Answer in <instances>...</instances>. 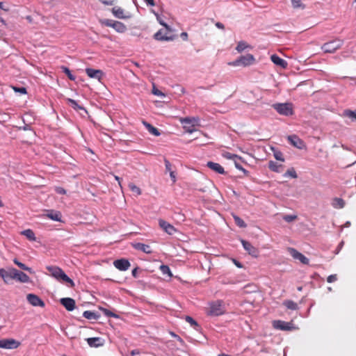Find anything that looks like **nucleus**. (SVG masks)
<instances>
[{
    "label": "nucleus",
    "mask_w": 356,
    "mask_h": 356,
    "mask_svg": "<svg viewBox=\"0 0 356 356\" xmlns=\"http://www.w3.org/2000/svg\"><path fill=\"white\" fill-rule=\"evenodd\" d=\"M234 163H235V166H236V168L238 170H241V171L243 172L245 174H247V173L248 172L245 168H243L242 167V165H240L239 163H238L236 161H234Z\"/></svg>",
    "instance_id": "nucleus-50"
},
{
    "label": "nucleus",
    "mask_w": 356,
    "mask_h": 356,
    "mask_svg": "<svg viewBox=\"0 0 356 356\" xmlns=\"http://www.w3.org/2000/svg\"><path fill=\"white\" fill-rule=\"evenodd\" d=\"M273 327L280 330H291L293 329V323L278 320L273 322Z\"/></svg>",
    "instance_id": "nucleus-15"
},
{
    "label": "nucleus",
    "mask_w": 356,
    "mask_h": 356,
    "mask_svg": "<svg viewBox=\"0 0 356 356\" xmlns=\"http://www.w3.org/2000/svg\"><path fill=\"white\" fill-rule=\"evenodd\" d=\"M114 177H115V180L118 181L120 187L122 188V184H121V179H120V177H119L117 175H114Z\"/></svg>",
    "instance_id": "nucleus-58"
},
{
    "label": "nucleus",
    "mask_w": 356,
    "mask_h": 356,
    "mask_svg": "<svg viewBox=\"0 0 356 356\" xmlns=\"http://www.w3.org/2000/svg\"><path fill=\"white\" fill-rule=\"evenodd\" d=\"M132 246L138 250H140L146 254H152V250L151 247L148 245L142 243H136L132 244Z\"/></svg>",
    "instance_id": "nucleus-21"
},
{
    "label": "nucleus",
    "mask_w": 356,
    "mask_h": 356,
    "mask_svg": "<svg viewBox=\"0 0 356 356\" xmlns=\"http://www.w3.org/2000/svg\"><path fill=\"white\" fill-rule=\"evenodd\" d=\"M13 262L19 267L22 270H26L28 272H29L30 273H33V271L32 270V269L28 266H26L25 264H24L23 263L19 261L17 259H13Z\"/></svg>",
    "instance_id": "nucleus-33"
},
{
    "label": "nucleus",
    "mask_w": 356,
    "mask_h": 356,
    "mask_svg": "<svg viewBox=\"0 0 356 356\" xmlns=\"http://www.w3.org/2000/svg\"><path fill=\"white\" fill-rule=\"evenodd\" d=\"M113 266L121 271L128 270L131 266L130 262L127 259H117L113 261Z\"/></svg>",
    "instance_id": "nucleus-14"
},
{
    "label": "nucleus",
    "mask_w": 356,
    "mask_h": 356,
    "mask_svg": "<svg viewBox=\"0 0 356 356\" xmlns=\"http://www.w3.org/2000/svg\"><path fill=\"white\" fill-rule=\"evenodd\" d=\"M136 274H137V269L136 268H134L133 270H132V275L134 277H136Z\"/></svg>",
    "instance_id": "nucleus-64"
},
{
    "label": "nucleus",
    "mask_w": 356,
    "mask_h": 356,
    "mask_svg": "<svg viewBox=\"0 0 356 356\" xmlns=\"http://www.w3.org/2000/svg\"><path fill=\"white\" fill-rule=\"evenodd\" d=\"M129 188L134 193L136 194L137 195H140L141 194L140 188L136 186L134 184L129 183Z\"/></svg>",
    "instance_id": "nucleus-37"
},
{
    "label": "nucleus",
    "mask_w": 356,
    "mask_h": 356,
    "mask_svg": "<svg viewBox=\"0 0 356 356\" xmlns=\"http://www.w3.org/2000/svg\"><path fill=\"white\" fill-rule=\"evenodd\" d=\"M288 252L294 259L299 260L303 264H309V259L293 248H289Z\"/></svg>",
    "instance_id": "nucleus-10"
},
{
    "label": "nucleus",
    "mask_w": 356,
    "mask_h": 356,
    "mask_svg": "<svg viewBox=\"0 0 356 356\" xmlns=\"http://www.w3.org/2000/svg\"><path fill=\"white\" fill-rule=\"evenodd\" d=\"M157 19L159 22V24L161 25H162L163 26H164L167 30H168L169 31H171V28L166 24L165 23L163 20H161V19H159V17H157Z\"/></svg>",
    "instance_id": "nucleus-51"
},
{
    "label": "nucleus",
    "mask_w": 356,
    "mask_h": 356,
    "mask_svg": "<svg viewBox=\"0 0 356 356\" xmlns=\"http://www.w3.org/2000/svg\"><path fill=\"white\" fill-rule=\"evenodd\" d=\"M175 339L177 340H178L179 341H180L181 343L184 342L183 340L181 339V338L179 336H178V335H175Z\"/></svg>",
    "instance_id": "nucleus-63"
},
{
    "label": "nucleus",
    "mask_w": 356,
    "mask_h": 356,
    "mask_svg": "<svg viewBox=\"0 0 356 356\" xmlns=\"http://www.w3.org/2000/svg\"><path fill=\"white\" fill-rule=\"evenodd\" d=\"M284 176L285 177L289 176V177H291L292 178H296L297 177V174H296L295 170L293 168H291V169L288 170L285 172Z\"/></svg>",
    "instance_id": "nucleus-45"
},
{
    "label": "nucleus",
    "mask_w": 356,
    "mask_h": 356,
    "mask_svg": "<svg viewBox=\"0 0 356 356\" xmlns=\"http://www.w3.org/2000/svg\"><path fill=\"white\" fill-rule=\"evenodd\" d=\"M165 168L168 171L170 172L171 171V164L169 162V161L168 160H165Z\"/></svg>",
    "instance_id": "nucleus-53"
},
{
    "label": "nucleus",
    "mask_w": 356,
    "mask_h": 356,
    "mask_svg": "<svg viewBox=\"0 0 356 356\" xmlns=\"http://www.w3.org/2000/svg\"><path fill=\"white\" fill-rule=\"evenodd\" d=\"M298 216L296 215H284L283 216V219L287 222H291L296 220Z\"/></svg>",
    "instance_id": "nucleus-44"
},
{
    "label": "nucleus",
    "mask_w": 356,
    "mask_h": 356,
    "mask_svg": "<svg viewBox=\"0 0 356 356\" xmlns=\"http://www.w3.org/2000/svg\"><path fill=\"white\" fill-rule=\"evenodd\" d=\"M343 115L346 117H348L351 119L356 120V112L355 111H353L350 110H345L343 111Z\"/></svg>",
    "instance_id": "nucleus-42"
},
{
    "label": "nucleus",
    "mask_w": 356,
    "mask_h": 356,
    "mask_svg": "<svg viewBox=\"0 0 356 356\" xmlns=\"http://www.w3.org/2000/svg\"><path fill=\"white\" fill-rule=\"evenodd\" d=\"M14 280H16L22 283H28L30 282L29 277L24 273V272L19 271L16 269V272L15 273Z\"/></svg>",
    "instance_id": "nucleus-20"
},
{
    "label": "nucleus",
    "mask_w": 356,
    "mask_h": 356,
    "mask_svg": "<svg viewBox=\"0 0 356 356\" xmlns=\"http://www.w3.org/2000/svg\"><path fill=\"white\" fill-rule=\"evenodd\" d=\"M47 270L51 273V275L58 280H62L66 283L70 284L71 287L74 286V283L65 272L58 266H47Z\"/></svg>",
    "instance_id": "nucleus-2"
},
{
    "label": "nucleus",
    "mask_w": 356,
    "mask_h": 356,
    "mask_svg": "<svg viewBox=\"0 0 356 356\" xmlns=\"http://www.w3.org/2000/svg\"><path fill=\"white\" fill-rule=\"evenodd\" d=\"M86 341L89 346L92 348H98L104 346V339L100 337H91L86 339Z\"/></svg>",
    "instance_id": "nucleus-18"
},
{
    "label": "nucleus",
    "mask_w": 356,
    "mask_h": 356,
    "mask_svg": "<svg viewBox=\"0 0 356 356\" xmlns=\"http://www.w3.org/2000/svg\"><path fill=\"white\" fill-rule=\"evenodd\" d=\"M337 280V275H331L327 277V282L329 283H332V282H335Z\"/></svg>",
    "instance_id": "nucleus-49"
},
{
    "label": "nucleus",
    "mask_w": 356,
    "mask_h": 356,
    "mask_svg": "<svg viewBox=\"0 0 356 356\" xmlns=\"http://www.w3.org/2000/svg\"><path fill=\"white\" fill-rule=\"evenodd\" d=\"M183 124V128L186 132L192 134L196 131L195 127L200 125V120L198 118H185L180 120Z\"/></svg>",
    "instance_id": "nucleus-3"
},
{
    "label": "nucleus",
    "mask_w": 356,
    "mask_h": 356,
    "mask_svg": "<svg viewBox=\"0 0 356 356\" xmlns=\"http://www.w3.org/2000/svg\"><path fill=\"white\" fill-rule=\"evenodd\" d=\"M233 218L234 220V222L237 226L241 228H245L247 227L246 223L242 220L240 217L236 215H233Z\"/></svg>",
    "instance_id": "nucleus-34"
},
{
    "label": "nucleus",
    "mask_w": 356,
    "mask_h": 356,
    "mask_svg": "<svg viewBox=\"0 0 356 356\" xmlns=\"http://www.w3.org/2000/svg\"><path fill=\"white\" fill-rule=\"evenodd\" d=\"M332 205L335 209H342L345 206V202L343 199L339 197H334L332 200Z\"/></svg>",
    "instance_id": "nucleus-27"
},
{
    "label": "nucleus",
    "mask_w": 356,
    "mask_h": 356,
    "mask_svg": "<svg viewBox=\"0 0 356 356\" xmlns=\"http://www.w3.org/2000/svg\"><path fill=\"white\" fill-rule=\"evenodd\" d=\"M102 23L106 26L113 28L119 33H124L127 30L126 26L122 22L118 21L106 19L102 21Z\"/></svg>",
    "instance_id": "nucleus-8"
},
{
    "label": "nucleus",
    "mask_w": 356,
    "mask_h": 356,
    "mask_svg": "<svg viewBox=\"0 0 356 356\" xmlns=\"http://www.w3.org/2000/svg\"><path fill=\"white\" fill-rule=\"evenodd\" d=\"M274 156H275V158L277 159V160H279V161H284V159L283 157V155H282V153L280 152H276L274 153Z\"/></svg>",
    "instance_id": "nucleus-48"
},
{
    "label": "nucleus",
    "mask_w": 356,
    "mask_h": 356,
    "mask_svg": "<svg viewBox=\"0 0 356 356\" xmlns=\"http://www.w3.org/2000/svg\"><path fill=\"white\" fill-rule=\"evenodd\" d=\"M60 303L67 311H72L75 308V301L71 298H61Z\"/></svg>",
    "instance_id": "nucleus-19"
},
{
    "label": "nucleus",
    "mask_w": 356,
    "mask_h": 356,
    "mask_svg": "<svg viewBox=\"0 0 356 356\" xmlns=\"http://www.w3.org/2000/svg\"><path fill=\"white\" fill-rule=\"evenodd\" d=\"M16 268H8V269L0 268V277L5 283H8L10 280H14Z\"/></svg>",
    "instance_id": "nucleus-9"
},
{
    "label": "nucleus",
    "mask_w": 356,
    "mask_h": 356,
    "mask_svg": "<svg viewBox=\"0 0 356 356\" xmlns=\"http://www.w3.org/2000/svg\"><path fill=\"white\" fill-rule=\"evenodd\" d=\"M206 314L210 316H218L226 312L225 303L221 300H217L209 302L206 308Z\"/></svg>",
    "instance_id": "nucleus-1"
},
{
    "label": "nucleus",
    "mask_w": 356,
    "mask_h": 356,
    "mask_svg": "<svg viewBox=\"0 0 356 356\" xmlns=\"http://www.w3.org/2000/svg\"><path fill=\"white\" fill-rule=\"evenodd\" d=\"M138 354H140V350L138 349H135L131 351V355L133 356Z\"/></svg>",
    "instance_id": "nucleus-60"
},
{
    "label": "nucleus",
    "mask_w": 356,
    "mask_h": 356,
    "mask_svg": "<svg viewBox=\"0 0 356 356\" xmlns=\"http://www.w3.org/2000/svg\"><path fill=\"white\" fill-rule=\"evenodd\" d=\"M270 59L274 64L279 65L283 68H286L287 66L286 61L284 60V59L281 58L280 56H278L276 54L272 55L270 56Z\"/></svg>",
    "instance_id": "nucleus-24"
},
{
    "label": "nucleus",
    "mask_w": 356,
    "mask_h": 356,
    "mask_svg": "<svg viewBox=\"0 0 356 356\" xmlns=\"http://www.w3.org/2000/svg\"><path fill=\"white\" fill-rule=\"evenodd\" d=\"M13 89L15 92H19L21 94H26V89L25 88H24V87L18 88V87H16V86H13Z\"/></svg>",
    "instance_id": "nucleus-47"
},
{
    "label": "nucleus",
    "mask_w": 356,
    "mask_h": 356,
    "mask_svg": "<svg viewBox=\"0 0 356 356\" xmlns=\"http://www.w3.org/2000/svg\"><path fill=\"white\" fill-rule=\"evenodd\" d=\"M102 310L103 311L104 314L108 316V317H115V318H117L118 317V315H116L115 314H114L113 312L109 311L108 309H104L102 308Z\"/></svg>",
    "instance_id": "nucleus-46"
},
{
    "label": "nucleus",
    "mask_w": 356,
    "mask_h": 356,
    "mask_svg": "<svg viewBox=\"0 0 356 356\" xmlns=\"http://www.w3.org/2000/svg\"><path fill=\"white\" fill-rule=\"evenodd\" d=\"M159 225L160 227L169 235H172L177 232V229L172 225L163 219L159 220Z\"/></svg>",
    "instance_id": "nucleus-11"
},
{
    "label": "nucleus",
    "mask_w": 356,
    "mask_h": 356,
    "mask_svg": "<svg viewBox=\"0 0 356 356\" xmlns=\"http://www.w3.org/2000/svg\"><path fill=\"white\" fill-rule=\"evenodd\" d=\"M170 177H171L172 181L175 182L176 181V177H175V172L173 171H170Z\"/></svg>",
    "instance_id": "nucleus-57"
},
{
    "label": "nucleus",
    "mask_w": 356,
    "mask_h": 356,
    "mask_svg": "<svg viewBox=\"0 0 356 356\" xmlns=\"http://www.w3.org/2000/svg\"><path fill=\"white\" fill-rule=\"evenodd\" d=\"M255 58L252 54H248L244 56H241L236 60L233 61L230 65L233 66H243L247 67L253 65L255 63Z\"/></svg>",
    "instance_id": "nucleus-4"
},
{
    "label": "nucleus",
    "mask_w": 356,
    "mask_h": 356,
    "mask_svg": "<svg viewBox=\"0 0 356 356\" xmlns=\"http://www.w3.org/2000/svg\"><path fill=\"white\" fill-rule=\"evenodd\" d=\"M153 93L156 95H159V96H163L164 95L161 92L159 91V90L156 89V90H153Z\"/></svg>",
    "instance_id": "nucleus-54"
},
{
    "label": "nucleus",
    "mask_w": 356,
    "mask_h": 356,
    "mask_svg": "<svg viewBox=\"0 0 356 356\" xmlns=\"http://www.w3.org/2000/svg\"><path fill=\"white\" fill-rule=\"evenodd\" d=\"M112 13L115 17L119 19H126L128 17L124 15V10L120 7H114L112 8Z\"/></svg>",
    "instance_id": "nucleus-26"
},
{
    "label": "nucleus",
    "mask_w": 356,
    "mask_h": 356,
    "mask_svg": "<svg viewBox=\"0 0 356 356\" xmlns=\"http://www.w3.org/2000/svg\"><path fill=\"white\" fill-rule=\"evenodd\" d=\"M147 5L154 6L155 5L154 0H144Z\"/></svg>",
    "instance_id": "nucleus-56"
},
{
    "label": "nucleus",
    "mask_w": 356,
    "mask_h": 356,
    "mask_svg": "<svg viewBox=\"0 0 356 356\" xmlns=\"http://www.w3.org/2000/svg\"><path fill=\"white\" fill-rule=\"evenodd\" d=\"M159 268L163 275H167L169 277H172V274L168 266L161 265Z\"/></svg>",
    "instance_id": "nucleus-35"
},
{
    "label": "nucleus",
    "mask_w": 356,
    "mask_h": 356,
    "mask_svg": "<svg viewBox=\"0 0 356 356\" xmlns=\"http://www.w3.org/2000/svg\"><path fill=\"white\" fill-rule=\"evenodd\" d=\"M342 44H343V41L341 40L336 39L332 41L325 43L321 47V49L325 53L331 54V53L335 52L337 49L341 48Z\"/></svg>",
    "instance_id": "nucleus-5"
},
{
    "label": "nucleus",
    "mask_w": 356,
    "mask_h": 356,
    "mask_svg": "<svg viewBox=\"0 0 356 356\" xmlns=\"http://www.w3.org/2000/svg\"><path fill=\"white\" fill-rule=\"evenodd\" d=\"M222 156L225 159H232L234 160V161L236 159H241V157H239L238 155L232 154L230 152H225L222 154Z\"/></svg>",
    "instance_id": "nucleus-41"
},
{
    "label": "nucleus",
    "mask_w": 356,
    "mask_h": 356,
    "mask_svg": "<svg viewBox=\"0 0 356 356\" xmlns=\"http://www.w3.org/2000/svg\"><path fill=\"white\" fill-rule=\"evenodd\" d=\"M154 38L157 40L172 41L177 38V35L173 34L172 29L171 31H169L165 28V29H160L157 31Z\"/></svg>",
    "instance_id": "nucleus-6"
},
{
    "label": "nucleus",
    "mask_w": 356,
    "mask_h": 356,
    "mask_svg": "<svg viewBox=\"0 0 356 356\" xmlns=\"http://www.w3.org/2000/svg\"><path fill=\"white\" fill-rule=\"evenodd\" d=\"M207 166L214 172L223 175L225 173V170L222 166H221L218 163H214L212 161H209L207 164Z\"/></svg>",
    "instance_id": "nucleus-22"
},
{
    "label": "nucleus",
    "mask_w": 356,
    "mask_h": 356,
    "mask_svg": "<svg viewBox=\"0 0 356 356\" xmlns=\"http://www.w3.org/2000/svg\"><path fill=\"white\" fill-rule=\"evenodd\" d=\"M28 302L34 307H44V302L37 295L29 293L26 296Z\"/></svg>",
    "instance_id": "nucleus-13"
},
{
    "label": "nucleus",
    "mask_w": 356,
    "mask_h": 356,
    "mask_svg": "<svg viewBox=\"0 0 356 356\" xmlns=\"http://www.w3.org/2000/svg\"><path fill=\"white\" fill-rule=\"evenodd\" d=\"M241 243L244 249L252 257H257L259 255V250L254 247L250 242L241 240Z\"/></svg>",
    "instance_id": "nucleus-16"
},
{
    "label": "nucleus",
    "mask_w": 356,
    "mask_h": 356,
    "mask_svg": "<svg viewBox=\"0 0 356 356\" xmlns=\"http://www.w3.org/2000/svg\"><path fill=\"white\" fill-rule=\"evenodd\" d=\"M216 26L218 28L220 29H225V26H224L223 24H222L221 22H216Z\"/></svg>",
    "instance_id": "nucleus-59"
},
{
    "label": "nucleus",
    "mask_w": 356,
    "mask_h": 356,
    "mask_svg": "<svg viewBox=\"0 0 356 356\" xmlns=\"http://www.w3.org/2000/svg\"><path fill=\"white\" fill-rule=\"evenodd\" d=\"M67 102H68L69 104H70L71 106H72L74 109H75V110H76V111H79V110H81V109H83V106H79V105L78 104V103H77L75 100H74V99H70V98H68V99H67Z\"/></svg>",
    "instance_id": "nucleus-36"
},
{
    "label": "nucleus",
    "mask_w": 356,
    "mask_h": 356,
    "mask_svg": "<svg viewBox=\"0 0 356 356\" xmlns=\"http://www.w3.org/2000/svg\"><path fill=\"white\" fill-rule=\"evenodd\" d=\"M46 216L49 219H51L54 221L60 222L61 221V213L58 211L54 210H48L47 211Z\"/></svg>",
    "instance_id": "nucleus-23"
},
{
    "label": "nucleus",
    "mask_w": 356,
    "mask_h": 356,
    "mask_svg": "<svg viewBox=\"0 0 356 356\" xmlns=\"http://www.w3.org/2000/svg\"><path fill=\"white\" fill-rule=\"evenodd\" d=\"M175 339L177 340H178L179 341H180L181 343L184 342L183 340L181 339V338L179 336H178V335H175Z\"/></svg>",
    "instance_id": "nucleus-61"
},
{
    "label": "nucleus",
    "mask_w": 356,
    "mask_h": 356,
    "mask_svg": "<svg viewBox=\"0 0 356 356\" xmlns=\"http://www.w3.org/2000/svg\"><path fill=\"white\" fill-rule=\"evenodd\" d=\"M273 107L277 111L280 115L289 116L293 114L292 104L289 103L284 104H275L273 105Z\"/></svg>",
    "instance_id": "nucleus-7"
},
{
    "label": "nucleus",
    "mask_w": 356,
    "mask_h": 356,
    "mask_svg": "<svg viewBox=\"0 0 356 356\" xmlns=\"http://www.w3.org/2000/svg\"><path fill=\"white\" fill-rule=\"evenodd\" d=\"M186 321L191 324L195 330H197L200 327L198 323L191 316H187L186 317Z\"/></svg>",
    "instance_id": "nucleus-39"
},
{
    "label": "nucleus",
    "mask_w": 356,
    "mask_h": 356,
    "mask_svg": "<svg viewBox=\"0 0 356 356\" xmlns=\"http://www.w3.org/2000/svg\"><path fill=\"white\" fill-rule=\"evenodd\" d=\"M86 73L90 78L96 79L99 81H100L104 76V72L101 70H95L92 68H86Z\"/></svg>",
    "instance_id": "nucleus-17"
},
{
    "label": "nucleus",
    "mask_w": 356,
    "mask_h": 356,
    "mask_svg": "<svg viewBox=\"0 0 356 356\" xmlns=\"http://www.w3.org/2000/svg\"><path fill=\"white\" fill-rule=\"evenodd\" d=\"M246 49H252V47L244 41H240L236 47V50L241 53Z\"/></svg>",
    "instance_id": "nucleus-31"
},
{
    "label": "nucleus",
    "mask_w": 356,
    "mask_h": 356,
    "mask_svg": "<svg viewBox=\"0 0 356 356\" xmlns=\"http://www.w3.org/2000/svg\"><path fill=\"white\" fill-rule=\"evenodd\" d=\"M283 305L289 309L297 310L298 309V304L293 300H286L283 302Z\"/></svg>",
    "instance_id": "nucleus-30"
},
{
    "label": "nucleus",
    "mask_w": 356,
    "mask_h": 356,
    "mask_svg": "<svg viewBox=\"0 0 356 356\" xmlns=\"http://www.w3.org/2000/svg\"><path fill=\"white\" fill-rule=\"evenodd\" d=\"M22 234L25 236L30 241H35L36 240L34 232L30 229L23 231Z\"/></svg>",
    "instance_id": "nucleus-32"
},
{
    "label": "nucleus",
    "mask_w": 356,
    "mask_h": 356,
    "mask_svg": "<svg viewBox=\"0 0 356 356\" xmlns=\"http://www.w3.org/2000/svg\"><path fill=\"white\" fill-rule=\"evenodd\" d=\"M61 69L63 70V72L67 76V77L70 80L74 81L75 79V76L72 74L69 68H67V67H65V66H62Z\"/></svg>",
    "instance_id": "nucleus-43"
},
{
    "label": "nucleus",
    "mask_w": 356,
    "mask_h": 356,
    "mask_svg": "<svg viewBox=\"0 0 356 356\" xmlns=\"http://www.w3.org/2000/svg\"><path fill=\"white\" fill-rule=\"evenodd\" d=\"M289 141L295 147L301 149L304 145L303 141L296 136H289Z\"/></svg>",
    "instance_id": "nucleus-25"
},
{
    "label": "nucleus",
    "mask_w": 356,
    "mask_h": 356,
    "mask_svg": "<svg viewBox=\"0 0 356 356\" xmlns=\"http://www.w3.org/2000/svg\"><path fill=\"white\" fill-rule=\"evenodd\" d=\"M143 124L145 126L148 131L154 136H158L160 135V132L158 129L150 124L147 122H143Z\"/></svg>",
    "instance_id": "nucleus-29"
},
{
    "label": "nucleus",
    "mask_w": 356,
    "mask_h": 356,
    "mask_svg": "<svg viewBox=\"0 0 356 356\" xmlns=\"http://www.w3.org/2000/svg\"><path fill=\"white\" fill-rule=\"evenodd\" d=\"M291 3L293 8H304L305 6L301 0H291Z\"/></svg>",
    "instance_id": "nucleus-40"
},
{
    "label": "nucleus",
    "mask_w": 356,
    "mask_h": 356,
    "mask_svg": "<svg viewBox=\"0 0 356 356\" xmlns=\"http://www.w3.org/2000/svg\"><path fill=\"white\" fill-rule=\"evenodd\" d=\"M83 316L88 320H97L100 317L99 314L92 311H85Z\"/></svg>",
    "instance_id": "nucleus-28"
},
{
    "label": "nucleus",
    "mask_w": 356,
    "mask_h": 356,
    "mask_svg": "<svg viewBox=\"0 0 356 356\" xmlns=\"http://www.w3.org/2000/svg\"><path fill=\"white\" fill-rule=\"evenodd\" d=\"M181 38L183 40H186L188 39V34L186 32H183L181 33Z\"/></svg>",
    "instance_id": "nucleus-55"
},
{
    "label": "nucleus",
    "mask_w": 356,
    "mask_h": 356,
    "mask_svg": "<svg viewBox=\"0 0 356 356\" xmlns=\"http://www.w3.org/2000/svg\"><path fill=\"white\" fill-rule=\"evenodd\" d=\"M19 346L20 342L13 339L0 340V348H2L13 349L18 348Z\"/></svg>",
    "instance_id": "nucleus-12"
},
{
    "label": "nucleus",
    "mask_w": 356,
    "mask_h": 356,
    "mask_svg": "<svg viewBox=\"0 0 356 356\" xmlns=\"http://www.w3.org/2000/svg\"><path fill=\"white\" fill-rule=\"evenodd\" d=\"M282 165H277V163L270 161L268 163V168L274 172H280V168Z\"/></svg>",
    "instance_id": "nucleus-38"
},
{
    "label": "nucleus",
    "mask_w": 356,
    "mask_h": 356,
    "mask_svg": "<svg viewBox=\"0 0 356 356\" xmlns=\"http://www.w3.org/2000/svg\"><path fill=\"white\" fill-rule=\"evenodd\" d=\"M175 339L177 340H178L179 341H180L181 343L184 342L183 340L181 339V338L179 336H178V335H175Z\"/></svg>",
    "instance_id": "nucleus-62"
},
{
    "label": "nucleus",
    "mask_w": 356,
    "mask_h": 356,
    "mask_svg": "<svg viewBox=\"0 0 356 356\" xmlns=\"http://www.w3.org/2000/svg\"><path fill=\"white\" fill-rule=\"evenodd\" d=\"M55 191L58 194H65L66 191L62 187H56Z\"/></svg>",
    "instance_id": "nucleus-52"
}]
</instances>
